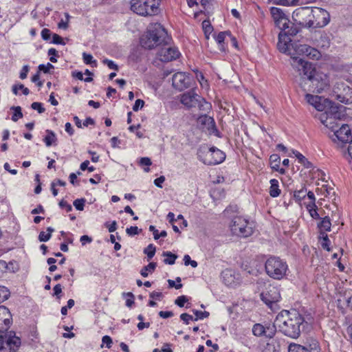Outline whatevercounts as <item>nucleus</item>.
Masks as SVG:
<instances>
[{"mask_svg": "<svg viewBox=\"0 0 352 352\" xmlns=\"http://www.w3.org/2000/svg\"><path fill=\"white\" fill-rule=\"evenodd\" d=\"M54 67L53 65H52L51 63H47L46 65H44V64H41L39 65L38 66V69H39V72L40 71H42L45 74H47V73H50V70L54 69Z\"/></svg>", "mask_w": 352, "mask_h": 352, "instance_id": "de8ad7c7", "label": "nucleus"}, {"mask_svg": "<svg viewBox=\"0 0 352 352\" xmlns=\"http://www.w3.org/2000/svg\"><path fill=\"white\" fill-rule=\"evenodd\" d=\"M265 326L260 324L256 323L253 325L252 327V333L257 337H261L263 336L264 334V330H265Z\"/></svg>", "mask_w": 352, "mask_h": 352, "instance_id": "72a5a7b5", "label": "nucleus"}, {"mask_svg": "<svg viewBox=\"0 0 352 352\" xmlns=\"http://www.w3.org/2000/svg\"><path fill=\"white\" fill-rule=\"evenodd\" d=\"M289 352H309L308 349L300 344H291L288 349Z\"/></svg>", "mask_w": 352, "mask_h": 352, "instance_id": "ea45409f", "label": "nucleus"}, {"mask_svg": "<svg viewBox=\"0 0 352 352\" xmlns=\"http://www.w3.org/2000/svg\"><path fill=\"white\" fill-rule=\"evenodd\" d=\"M261 298L266 305L273 309L280 299V292L277 287L270 286L266 292L261 293Z\"/></svg>", "mask_w": 352, "mask_h": 352, "instance_id": "f8f14e48", "label": "nucleus"}, {"mask_svg": "<svg viewBox=\"0 0 352 352\" xmlns=\"http://www.w3.org/2000/svg\"><path fill=\"white\" fill-rule=\"evenodd\" d=\"M47 231L48 232L47 233H45L43 231L40 232L38 235V240L41 242H46L50 240L52 236V233L54 231V229L51 227H48L47 228Z\"/></svg>", "mask_w": 352, "mask_h": 352, "instance_id": "2f4dec72", "label": "nucleus"}, {"mask_svg": "<svg viewBox=\"0 0 352 352\" xmlns=\"http://www.w3.org/2000/svg\"><path fill=\"white\" fill-rule=\"evenodd\" d=\"M305 100L309 104L312 105L313 107H315L316 105V104L318 103V102L322 100V97L318 96L311 95L310 94H307L305 95Z\"/></svg>", "mask_w": 352, "mask_h": 352, "instance_id": "c9c22d12", "label": "nucleus"}, {"mask_svg": "<svg viewBox=\"0 0 352 352\" xmlns=\"http://www.w3.org/2000/svg\"><path fill=\"white\" fill-rule=\"evenodd\" d=\"M82 59L84 63L86 65H91L93 67L97 66V62L96 60H94L93 56L90 54H87L86 52L82 53Z\"/></svg>", "mask_w": 352, "mask_h": 352, "instance_id": "58836bf2", "label": "nucleus"}, {"mask_svg": "<svg viewBox=\"0 0 352 352\" xmlns=\"http://www.w3.org/2000/svg\"><path fill=\"white\" fill-rule=\"evenodd\" d=\"M172 81L175 89L182 91L190 86V78L186 73L177 72L173 76Z\"/></svg>", "mask_w": 352, "mask_h": 352, "instance_id": "2eb2a0df", "label": "nucleus"}, {"mask_svg": "<svg viewBox=\"0 0 352 352\" xmlns=\"http://www.w3.org/2000/svg\"><path fill=\"white\" fill-rule=\"evenodd\" d=\"M266 274L272 278L281 280L289 270L287 262L278 256H271L265 261Z\"/></svg>", "mask_w": 352, "mask_h": 352, "instance_id": "39448f33", "label": "nucleus"}, {"mask_svg": "<svg viewBox=\"0 0 352 352\" xmlns=\"http://www.w3.org/2000/svg\"><path fill=\"white\" fill-rule=\"evenodd\" d=\"M188 300L186 296H180L175 300V303L179 307H183Z\"/></svg>", "mask_w": 352, "mask_h": 352, "instance_id": "4d7b16f0", "label": "nucleus"}, {"mask_svg": "<svg viewBox=\"0 0 352 352\" xmlns=\"http://www.w3.org/2000/svg\"><path fill=\"white\" fill-rule=\"evenodd\" d=\"M103 63L107 65L111 69L118 70V66L113 61L109 59H104Z\"/></svg>", "mask_w": 352, "mask_h": 352, "instance_id": "e2e57ef3", "label": "nucleus"}, {"mask_svg": "<svg viewBox=\"0 0 352 352\" xmlns=\"http://www.w3.org/2000/svg\"><path fill=\"white\" fill-rule=\"evenodd\" d=\"M226 35L228 36H232L231 32L230 31H225L220 32L215 37V40L219 45V50L221 51H225L224 41Z\"/></svg>", "mask_w": 352, "mask_h": 352, "instance_id": "bb28decb", "label": "nucleus"}, {"mask_svg": "<svg viewBox=\"0 0 352 352\" xmlns=\"http://www.w3.org/2000/svg\"><path fill=\"white\" fill-rule=\"evenodd\" d=\"M203 29L204 30L205 34L212 32L213 28L211 25L209 21H204L202 23Z\"/></svg>", "mask_w": 352, "mask_h": 352, "instance_id": "052dcab7", "label": "nucleus"}, {"mask_svg": "<svg viewBox=\"0 0 352 352\" xmlns=\"http://www.w3.org/2000/svg\"><path fill=\"white\" fill-rule=\"evenodd\" d=\"M144 105V101L141 99H138L135 100V104L133 107V110L134 111H138L139 109H142Z\"/></svg>", "mask_w": 352, "mask_h": 352, "instance_id": "69168bd1", "label": "nucleus"}, {"mask_svg": "<svg viewBox=\"0 0 352 352\" xmlns=\"http://www.w3.org/2000/svg\"><path fill=\"white\" fill-rule=\"evenodd\" d=\"M283 35H285V36L289 37L290 36H295L298 34L299 32V30L294 25V24H289V28H287L285 30H283Z\"/></svg>", "mask_w": 352, "mask_h": 352, "instance_id": "f704fd0d", "label": "nucleus"}, {"mask_svg": "<svg viewBox=\"0 0 352 352\" xmlns=\"http://www.w3.org/2000/svg\"><path fill=\"white\" fill-rule=\"evenodd\" d=\"M292 65L299 72L300 86L305 91L321 93L329 86L327 75L316 72L313 64L301 58L294 57Z\"/></svg>", "mask_w": 352, "mask_h": 352, "instance_id": "f257e3e1", "label": "nucleus"}, {"mask_svg": "<svg viewBox=\"0 0 352 352\" xmlns=\"http://www.w3.org/2000/svg\"><path fill=\"white\" fill-rule=\"evenodd\" d=\"M230 227L233 234L241 237H248L254 232L249 222L241 217H234L230 223Z\"/></svg>", "mask_w": 352, "mask_h": 352, "instance_id": "9d476101", "label": "nucleus"}, {"mask_svg": "<svg viewBox=\"0 0 352 352\" xmlns=\"http://www.w3.org/2000/svg\"><path fill=\"white\" fill-rule=\"evenodd\" d=\"M181 280H182L180 277L176 278V281L178 283V284H175L174 280L169 279L168 280V285L170 287H175L177 289H179L182 287V284L180 283Z\"/></svg>", "mask_w": 352, "mask_h": 352, "instance_id": "603ef678", "label": "nucleus"}, {"mask_svg": "<svg viewBox=\"0 0 352 352\" xmlns=\"http://www.w3.org/2000/svg\"><path fill=\"white\" fill-rule=\"evenodd\" d=\"M342 106L337 105L331 100L330 105H328L327 110H326V114H321L320 118H338L340 120L344 116L342 112Z\"/></svg>", "mask_w": 352, "mask_h": 352, "instance_id": "a211bd4d", "label": "nucleus"}, {"mask_svg": "<svg viewBox=\"0 0 352 352\" xmlns=\"http://www.w3.org/2000/svg\"><path fill=\"white\" fill-rule=\"evenodd\" d=\"M160 0H131V9L141 16H153L159 12Z\"/></svg>", "mask_w": 352, "mask_h": 352, "instance_id": "0eeeda50", "label": "nucleus"}, {"mask_svg": "<svg viewBox=\"0 0 352 352\" xmlns=\"http://www.w3.org/2000/svg\"><path fill=\"white\" fill-rule=\"evenodd\" d=\"M263 352H279V349H278L274 344L268 343Z\"/></svg>", "mask_w": 352, "mask_h": 352, "instance_id": "0e129e2a", "label": "nucleus"}, {"mask_svg": "<svg viewBox=\"0 0 352 352\" xmlns=\"http://www.w3.org/2000/svg\"><path fill=\"white\" fill-rule=\"evenodd\" d=\"M197 125L202 129L210 130L215 126L214 119L207 115L199 116L197 120Z\"/></svg>", "mask_w": 352, "mask_h": 352, "instance_id": "aec40b11", "label": "nucleus"}, {"mask_svg": "<svg viewBox=\"0 0 352 352\" xmlns=\"http://www.w3.org/2000/svg\"><path fill=\"white\" fill-rule=\"evenodd\" d=\"M197 157L206 165H216L224 161L226 154L217 148L201 146L197 151Z\"/></svg>", "mask_w": 352, "mask_h": 352, "instance_id": "423d86ee", "label": "nucleus"}, {"mask_svg": "<svg viewBox=\"0 0 352 352\" xmlns=\"http://www.w3.org/2000/svg\"><path fill=\"white\" fill-rule=\"evenodd\" d=\"M156 248L153 244H149L144 250V253L147 255L148 260L151 259L155 254Z\"/></svg>", "mask_w": 352, "mask_h": 352, "instance_id": "a19ab883", "label": "nucleus"}, {"mask_svg": "<svg viewBox=\"0 0 352 352\" xmlns=\"http://www.w3.org/2000/svg\"><path fill=\"white\" fill-rule=\"evenodd\" d=\"M169 39L163 26L155 23L149 27L146 35L141 38L140 43L143 47L152 49L162 44H168Z\"/></svg>", "mask_w": 352, "mask_h": 352, "instance_id": "20e7f679", "label": "nucleus"}, {"mask_svg": "<svg viewBox=\"0 0 352 352\" xmlns=\"http://www.w3.org/2000/svg\"><path fill=\"white\" fill-rule=\"evenodd\" d=\"M129 60L134 63H138L141 60L140 53L138 50L133 51L129 56Z\"/></svg>", "mask_w": 352, "mask_h": 352, "instance_id": "3c124183", "label": "nucleus"}, {"mask_svg": "<svg viewBox=\"0 0 352 352\" xmlns=\"http://www.w3.org/2000/svg\"><path fill=\"white\" fill-rule=\"evenodd\" d=\"M180 101L188 108L198 107L200 110H206L210 108V104L204 98L195 93L193 89L184 93L181 96Z\"/></svg>", "mask_w": 352, "mask_h": 352, "instance_id": "1a4fd4ad", "label": "nucleus"}, {"mask_svg": "<svg viewBox=\"0 0 352 352\" xmlns=\"http://www.w3.org/2000/svg\"><path fill=\"white\" fill-rule=\"evenodd\" d=\"M157 56L159 59L162 62H169L179 57V52L177 49L171 47H167V44H163Z\"/></svg>", "mask_w": 352, "mask_h": 352, "instance_id": "ddd939ff", "label": "nucleus"}, {"mask_svg": "<svg viewBox=\"0 0 352 352\" xmlns=\"http://www.w3.org/2000/svg\"><path fill=\"white\" fill-rule=\"evenodd\" d=\"M223 282L227 286H231L234 283L235 276L231 270L226 269L221 273Z\"/></svg>", "mask_w": 352, "mask_h": 352, "instance_id": "4be33fe9", "label": "nucleus"}, {"mask_svg": "<svg viewBox=\"0 0 352 352\" xmlns=\"http://www.w3.org/2000/svg\"><path fill=\"white\" fill-rule=\"evenodd\" d=\"M330 100L322 97V100L318 101L314 107L319 111H324V114H326V110H327L328 105H330Z\"/></svg>", "mask_w": 352, "mask_h": 352, "instance_id": "c85d7f7f", "label": "nucleus"}, {"mask_svg": "<svg viewBox=\"0 0 352 352\" xmlns=\"http://www.w3.org/2000/svg\"><path fill=\"white\" fill-rule=\"evenodd\" d=\"M306 56L311 59L318 60L321 57V53L317 49L309 46Z\"/></svg>", "mask_w": 352, "mask_h": 352, "instance_id": "4c0bfd02", "label": "nucleus"}, {"mask_svg": "<svg viewBox=\"0 0 352 352\" xmlns=\"http://www.w3.org/2000/svg\"><path fill=\"white\" fill-rule=\"evenodd\" d=\"M72 76L80 80H84L87 82H91L93 80V78L90 76L83 78V74L81 72H77V71L73 72Z\"/></svg>", "mask_w": 352, "mask_h": 352, "instance_id": "49530a36", "label": "nucleus"}, {"mask_svg": "<svg viewBox=\"0 0 352 352\" xmlns=\"http://www.w3.org/2000/svg\"><path fill=\"white\" fill-rule=\"evenodd\" d=\"M162 256L168 257L164 260V263L168 265H173L175 263V260L177 258V256L176 254H173L170 252H164Z\"/></svg>", "mask_w": 352, "mask_h": 352, "instance_id": "473e14b6", "label": "nucleus"}, {"mask_svg": "<svg viewBox=\"0 0 352 352\" xmlns=\"http://www.w3.org/2000/svg\"><path fill=\"white\" fill-rule=\"evenodd\" d=\"M48 55L50 56V60L52 63H56L57 62V59H56V56H58V52L56 51V49H54V48L49 49V50H48Z\"/></svg>", "mask_w": 352, "mask_h": 352, "instance_id": "864d4df0", "label": "nucleus"}, {"mask_svg": "<svg viewBox=\"0 0 352 352\" xmlns=\"http://www.w3.org/2000/svg\"><path fill=\"white\" fill-rule=\"evenodd\" d=\"M32 109L36 110L39 113H42L45 111V108L43 107L42 103L38 102H34L31 104Z\"/></svg>", "mask_w": 352, "mask_h": 352, "instance_id": "5fc2aeb1", "label": "nucleus"}, {"mask_svg": "<svg viewBox=\"0 0 352 352\" xmlns=\"http://www.w3.org/2000/svg\"><path fill=\"white\" fill-rule=\"evenodd\" d=\"M270 162L272 168L276 164L280 166V157L277 154H272L270 157Z\"/></svg>", "mask_w": 352, "mask_h": 352, "instance_id": "6e6d98bb", "label": "nucleus"}, {"mask_svg": "<svg viewBox=\"0 0 352 352\" xmlns=\"http://www.w3.org/2000/svg\"><path fill=\"white\" fill-rule=\"evenodd\" d=\"M85 202H86L85 199L81 198V199H77L74 200L73 204L76 210L82 211L84 210V206H85Z\"/></svg>", "mask_w": 352, "mask_h": 352, "instance_id": "c03bdc74", "label": "nucleus"}, {"mask_svg": "<svg viewBox=\"0 0 352 352\" xmlns=\"http://www.w3.org/2000/svg\"><path fill=\"white\" fill-rule=\"evenodd\" d=\"M10 291L4 286H0V303L7 300L10 296Z\"/></svg>", "mask_w": 352, "mask_h": 352, "instance_id": "79ce46f5", "label": "nucleus"}, {"mask_svg": "<svg viewBox=\"0 0 352 352\" xmlns=\"http://www.w3.org/2000/svg\"><path fill=\"white\" fill-rule=\"evenodd\" d=\"M52 42L54 44H60L63 45H65V42H64L63 38L57 34H53Z\"/></svg>", "mask_w": 352, "mask_h": 352, "instance_id": "bf43d9fd", "label": "nucleus"}, {"mask_svg": "<svg viewBox=\"0 0 352 352\" xmlns=\"http://www.w3.org/2000/svg\"><path fill=\"white\" fill-rule=\"evenodd\" d=\"M322 238L323 239V241L322 243V247L327 250V251H330V248H329V244H330V241L328 238V236L326 233L323 232L322 234Z\"/></svg>", "mask_w": 352, "mask_h": 352, "instance_id": "09e8293b", "label": "nucleus"}, {"mask_svg": "<svg viewBox=\"0 0 352 352\" xmlns=\"http://www.w3.org/2000/svg\"><path fill=\"white\" fill-rule=\"evenodd\" d=\"M320 120L325 126L330 129L333 133H335V131L337 130L341 124L337 121L339 120L338 118H328V116L320 118Z\"/></svg>", "mask_w": 352, "mask_h": 352, "instance_id": "412c9836", "label": "nucleus"}, {"mask_svg": "<svg viewBox=\"0 0 352 352\" xmlns=\"http://www.w3.org/2000/svg\"><path fill=\"white\" fill-rule=\"evenodd\" d=\"M156 267H157V263H154V262H151L148 265H147L142 268V270L140 271V274L143 277H147L148 272L152 273L153 272H154Z\"/></svg>", "mask_w": 352, "mask_h": 352, "instance_id": "c756f323", "label": "nucleus"}, {"mask_svg": "<svg viewBox=\"0 0 352 352\" xmlns=\"http://www.w3.org/2000/svg\"><path fill=\"white\" fill-rule=\"evenodd\" d=\"M317 43V46L322 48H328L330 46V41L326 34L321 35Z\"/></svg>", "mask_w": 352, "mask_h": 352, "instance_id": "e433bc0d", "label": "nucleus"}, {"mask_svg": "<svg viewBox=\"0 0 352 352\" xmlns=\"http://www.w3.org/2000/svg\"><path fill=\"white\" fill-rule=\"evenodd\" d=\"M298 160L299 163L303 165L305 168H309L311 166V164L308 160L301 153H298Z\"/></svg>", "mask_w": 352, "mask_h": 352, "instance_id": "a18cd8bd", "label": "nucleus"}, {"mask_svg": "<svg viewBox=\"0 0 352 352\" xmlns=\"http://www.w3.org/2000/svg\"><path fill=\"white\" fill-rule=\"evenodd\" d=\"M333 97L343 104H351L352 103V89L343 82L338 83L333 89Z\"/></svg>", "mask_w": 352, "mask_h": 352, "instance_id": "9b49d317", "label": "nucleus"}, {"mask_svg": "<svg viewBox=\"0 0 352 352\" xmlns=\"http://www.w3.org/2000/svg\"><path fill=\"white\" fill-rule=\"evenodd\" d=\"M309 49V45L305 44H300L296 42L292 44V50L295 52L294 55H307Z\"/></svg>", "mask_w": 352, "mask_h": 352, "instance_id": "5701e85b", "label": "nucleus"}, {"mask_svg": "<svg viewBox=\"0 0 352 352\" xmlns=\"http://www.w3.org/2000/svg\"><path fill=\"white\" fill-rule=\"evenodd\" d=\"M331 223L329 217L322 218L320 222L318 224V227L320 229V234L323 232H329L331 230Z\"/></svg>", "mask_w": 352, "mask_h": 352, "instance_id": "b1692460", "label": "nucleus"}, {"mask_svg": "<svg viewBox=\"0 0 352 352\" xmlns=\"http://www.w3.org/2000/svg\"><path fill=\"white\" fill-rule=\"evenodd\" d=\"M180 319L183 320L185 324H188L190 320H193V317L187 313H184L180 315Z\"/></svg>", "mask_w": 352, "mask_h": 352, "instance_id": "774afa93", "label": "nucleus"}, {"mask_svg": "<svg viewBox=\"0 0 352 352\" xmlns=\"http://www.w3.org/2000/svg\"><path fill=\"white\" fill-rule=\"evenodd\" d=\"M311 13V12L309 11V7L298 8L293 12L292 18L296 23L307 28L308 25H307L306 22L309 19Z\"/></svg>", "mask_w": 352, "mask_h": 352, "instance_id": "dca6fc26", "label": "nucleus"}, {"mask_svg": "<svg viewBox=\"0 0 352 352\" xmlns=\"http://www.w3.org/2000/svg\"><path fill=\"white\" fill-rule=\"evenodd\" d=\"M47 135L45 136L43 141L46 146H51L53 144H55L57 141V138L55 133L51 130H46Z\"/></svg>", "mask_w": 352, "mask_h": 352, "instance_id": "cd10ccee", "label": "nucleus"}, {"mask_svg": "<svg viewBox=\"0 0 352 352\" xmlns=\"http://www.w3.org/2000/svg\"><path fill=\"white\" fill-rule=\"evenodd\" d=\"M51 31L47 28H44L41 31V37L44 41H48L51 36Z\"/></svg>", "mask_w": 352, "mask_h": 352, "instance_id": "338daca9", "label": "nucleus"}, {"mask_svg": "<svg viewBox=\"0 0 352 352\" xmlns=\"http://www.w3.org/2000/svg\"><path fill=\"white\" fill-rule=\"evenodd\" d=\"M10 110L13 111V115L12 116V120L16 122L19 119L22 118L23 115L21 111V107L19 106H12L10 107Z\"/></svg>", "mask_w": 352, "mask_h": 352, "instance_id": "7c9ffc66", "label": "nucleus"}, {"mask_svg": "<svg viewBox=\"0 0 352 352\" xmlns=\"http://www.w3.org/2000/svg\"><path fill=\"white\" fill-rule=\"evenodd\" d=\"M271 13L276 22L278 23V25H282V28H280L282 30H285L289 28V20L286 18L285 14L280 8H272Z\"/></svg>", "mask_w": 352, "mask_h": 352, "instance_id": "f3484780", "label": "nucleus"}, {"mask_svg": "<svg viewBox=\"0 0 352 352\" xmlns=\"http://www.w3.org/2000/svg\"><path fill=\"white\" fill-rule=\"evenodd\" d=\"M10 312L5 306H0V326L10 324ZM21 344V338L16 336L15 332H4L0 329V352L16 351Z\"/></svg>", "mask_w": 352, "mask_h": 352, "instance_id": "7ed1b4c3", "label": "nucleus"}, {"mask_svg": "<svg viewBox=\"0 0 352 352\" xmlns=\"http://www.w3.org/2000/svg\"><path fill=\"white\" fill-rule=\"evenodd\" d=\"M309 19L306 22L307 28H318L326 26L330 21V14L324 9L320 8H309Z\"/></svg>", "mask_w": 352, "mask_h": 352, "instance_id": "6e6552de", "label": "nucleus"}, {"mask_svg": "<svg viewBox=\"0 0 352 352\" xmlns=\"http://www.w3.org/2000/svg\"><path fill=\"white\" fill-rule=\"evenodd\" d=\"M292 40L289 37L283 35V32H280L278 34V41L277 43V47L278 50L284 54L291 55L292 63H293V58L296 57L294 54H292Z\"/></svg>", "mask_w": 352, "mask_h": 352, "instance_id": "4468645a", "label": "nucleus"}, {"mask_svg": "<svg viewBox=\"0 0 352 352\" xmlns=\"http://www.w3.org/2000/svg\"><path fill=\"white\" fill-rule=\"evenodd\" d=\"M278 329L285 336L293 339L298 338L301 332L307 331L310 324L296 310H283L276 317Z\"/></svg>", "mask_w": 352, "mask_h": 352, "instance_id": "f03ea898", "label": "nucleus"}, {"mask_svg": "<svg viewBox=\"0 0 352 352\" xmlns=\"http://www.w3.org/2000/svg\"><path fill=\"white\" fill-rule=\"evenodd\" d=\"M307 190L304 188L299 190H296L294 192V197L300 201L301 199H304L306 196Z\"/></svg>", "mask_w": 352, "mask_h": 352, "instance_id": "8fccbe9b", "label": "nucleus"}, {"mask_svg": "<svg viewBox=\"0 0 352 352\" xmlns=\"http://www.w3.org/2000/svg\"><path fill=\"white\" fill-rule=\"evenodd\" d=\"M141 230L137 226H131L126 228V232L129 235L132 236L138 234Z\"/></svg>", "mask_w": 352, "mask_h": 352, "instance_id": "13d9d810", "label": "nucleus"}, {"mask_svg": "<svg viewBox=\"0 0 352 352\" xmlns=\"http://www.w3.org/2000/svg\"><path fill=\"white\" fill-rule=\"evenodd\" d=\"M277 328L278 325L276 324V320L272 324H268L265 325V329L264 330L263 336L267 338H272L276 334Z\"/></svg>", "mask_w": 352, "mask_h": 352, "instance_id": "393cba45", "label": "nucleus"}, {"mask_svg": "<svg viewBox=\"0 0 352 352\" xmlns=\"http://www.w3.org/2000/svg\"><path fill=\"white\" fill-rule=\"evenodd\" d=\"M334 135L341 142H348L351 135V129L348 124H340L335 131Z\"/></svg>", "mask_w": 352, "mask_h": 352, "instance_id": "6ab92c4d", "label": "nucleus"}, {"mask_svg": "<svg viewBox=\"0 0 352 352\" xmlns=\"http://www.w3.org/2000/svg\"><path fill=\"white\" fill-rule=\"evenodd\" d=\"M270 195L272 197H277L280 194V190L279 189L278 181L276 179H272L270 180Z\"/></svg>", "mask_w": 352, "mask_h": 352, "instance_id": "a878e982", "label": "nucleus"}, {"mask_svg": "<svg viewBox=\"0 0 352 352\" xmlns=\"http://www.w3.org/2000/svg\"><path fill=\"white\" fill-rule=\"evenodd\" d=\"M58 205L60 208L65 209L67 212H70L72 210V206L64 199L60 201Z\"/></svg>", "mask_w": 352, "mask_h": 352, "instance_id": "680f3d73", "label": "nucleus"}, {"mask_svg": "<svg viewBox=\"0 0 352 352\" xmlns=\"http://www.w3.org/2000/svg\"><path fill=\"white\" fill-rule=\"evenodd\" d=\"M192 312L196 316V318L194 319L195 321H197V320H199V319L201 320L204 318H206L210 315L209 312H208L206 311H201L194 309V310H192Z\"/></svg>", "mask_w": 352, "mask_h": 352, "instance_id": "37998d69", "label": "nucleus"}]
</instances>
